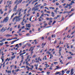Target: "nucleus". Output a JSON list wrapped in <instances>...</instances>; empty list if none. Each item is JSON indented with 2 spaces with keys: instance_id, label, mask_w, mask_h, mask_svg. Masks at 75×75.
Listing matches in <instances>:
<instances>
[{
  "instance_id": "nucleus-64",
  "label": "nucleus",
  "mask_w": 75,
  "mask_h": 75,
  "mask_svg": "<svg viewBox=\"0 0 75 75\" xmlns=\"http://www.w3.org/2000/svg\"><path fill=\"white\" fill-rule=\"evenodd\" d=\"M12 31V28H10V31Z\"/></svg>"
},
{
  "instance_id": "nucleus-59",
  "label": "nucleus",
  "mask_w": 75,
  "mask_h": 75,
  "mask_svg": "<svg viewBox=\"0 0 75 75\" xmlns=\"http://www.w3.org/2000/svg\"><path fill=\"white\" fill-rule=\"evenodd\" d=\"M54 64H58V62H54Z\"/></svg>"
},
{
  "instance_id": "nucleus-30",
  "label": "nucleus",
  "mask_w": 75,
  "mask_h": 75,
  "mask_svg": "<svg viewBox=\"0 0 75 75\" xmlns=\"http://www.w3.org/2000/svg\"><path fill=\"white\" fill-rule=\"evenodd\" d=\"M64 20V16H63L61 21H62L63 20Z\"/></svg>"
},
{
  "instance_id": "nucleus-46",
  "label": "nucleus",
  "mask_w": 75,
  "mask_h": 75,
  "mask_svg": "<svg viewBox=\"0 0 75 75\" xmlns=\"http://www.w3.org/2000/svg\"><path fill=\"white\" fill-rule=\"evenodd\" d=\"M56 42H57V40H55L54 42V44H56Z\"/></svg>"
},
{
  "instance_id": "nucleus-26",
  "label": "nucleus",
  "mask_w": 75,
  "mask_h": 75,
  "mask_svg": "<svg viewBox=\"0 0 75 75\" xmlns=\"http://www.w3.org/2000/svg\"><path fill=\"white\" fill-rule=\"evenodd\" d=\"M59 73H60V72H59L58 71V72H56L55 74H59Z\"/></svg>"
},
{
  "instance_id": "nucleus-45",
  "label": "nucleus",
  "mask_w": 75,
  "mask_h": 75,
  "mask_svg": "<svg viewBox=\"0 0 75 75\" xmlns=\"http://www.w3.org/2000/svg\"><path fill=\"white\" fill-rule=\"evenodd\" d=\"M35 57H36V55H34L33 56V58H35Z\"/></svg>"
},
{
  "instance_id": "nucleus-60",
  "label": "nucleus",
  "mask_w": 75,
  "mask_h": 75,
  "mask_svg": "<svg viewBox=\"0 0 75 75\" xmlns=\"http://www.w3.org/2000/svg\"><path fill=\"white\" fill-rule=\"evenodd\" d=\"M50 38V37L48 38V39L49 40H51V38Z\"/></svg>"
},
{
  "instance_id": "nucleus-50",
  "label": "nucleus",
  "mask_w": 75,
  "mask_h": 75,
  "mask_svg": "<svg viewBox=\"0 0 75 75\" xmlns=\"http://www.w3.org/2000/svg\"><path fill=\"white\" fill-rule=\"evenodd\" d=\"M50 72L49 71H47V74L48 75V74H50Z\"/></svg>"
},
{
  "instance_id": "nucleus-37",
  "label": "nucleus",
  "mask_w": 75,
  "mask_h": 75,
  "mask_svg": "<svg viewBox=\"0 0 75 75\" xmlns=\"http://www.w3.org/2000/svg\"><path fill=\"white\" fill-rule=\"evenodd\" d=\"M31 18H32V17H31L29 18V21H31Z\"/></svg>"
},
{
  "instance_id": "nucleus-16",
  "label": "nucleus",
  "mask_w": 75,
  "mask_h": 75,
  "mask_svg": "<svg viewBox=\"0 0 75 75\" xmlns=\"http://www.w3.org/2000/svg\"><path fill=\"white\" fill-rule=\"evenodd\" d=\"M13 40L12 39H10V38H8L7 39V41H10V40Z\"/></svg>"
},
{
  "instance_id": "nucleus-34",
  "label": "nucleus",
  "mask_w": 75,
  "mask_h": 75,
  "mask_svg": "<svg viewBox=\"0 0 75 75\" xmlns=\"http://www.w3.org/2000/svg\"><path fill=\"white\" fill-rule=\"evenodd\" d=\"M46 19L47 20H50V18L48 17L46 18Z\"/></svg>"
},
{
  "instance_id": "nucleus-40",
  "label": "nucleus",
  "mask_w": 75,
  "mask_h": 75,
  "mask_svg": "<svg viewBox=\"0 0 75 75\" xmlns=\"http://www.w3.org/2000/svg\"><path fill=\"white\" fill-rule=\"evenodd\" d=\"M68 6H65L64 7V8H68Z\"/></svg>"
},
{
  "instance_id": "nucleus-18",
  "label": "nucleus",
  "mask_w": 75,
  "mask_h": 75,
  "mask_svg": "<svg viewBox=\"0 0 75 75\" xmlns=\"http://www.w3.org/2000/svg\"><path fill=\"white\" fill-rule=\"evenodd\" d=\"M18 44H16V45H15V47H17V48H19V47L20 46H18Z\"/></svg>"
},
{
  "instance_id": "nucleus-19",
  "label": "nucleus",
  "mask_w": 75,
  "mask_h": 75,
  "mask_svg": "<svg viewBox=\"0 0 75 75\" xmlns=\"http://www.w3.org/2000/svg\"><path fill=\"white\" fill-rule=\"evenodd\" d=\"M72 57L71 56V57H68V59H72Z\"/></svg>"
},
{
  "instance_id": "nucleus-63",
  "label": "nucleus",
  "mask_w": 75,
  "mask_h": 75,
  "mask_svg": "<svg viewBox=\"0 0 75 75\" xmlns=\"http://www.w3.org/2000/svg\"><path fill=\"white\" fill-rule=\"evenodd\" d=\"M46 13H50V11H46Z\"/></svg>"
},
{
  "instance_id": "nucleus-8",
  "label": "nucleus",
  "mask_w": 75,
  "mask_h": 75,
  "mask_svg": "<svg viewBox=\"0 0 75 75\" xmlns=\"http://www.w3.org/2000/svg\"><path fill=\"white\" fill-rule=\"evenodd\" d=\"M22 10V8H21V9L20 8L19 10V12L18 13V15H20V14H21V11Z\"/></svg>"
},
{
  "instance_id": "nucleus-56",
  "label": "nucleus",
  "mask_w": 75,
  "mask_h": 75,
  "mask_svg": "<svg viewBox=\"0 0 75 75\" xmlns=\"http://www.w3.org/2000/svg\"><path fill=\"white\" fill-rule=\"evenodd\" d=\"M35 1H34L32 3V4H34V3H35Z\"/></svg>"
},
{
  "instance_id": "nucleus-35",
  "label": "nucleus",
  "mask_w": 75,
  "mask_h": 75,
  "mask_svg": "<svg viewBox=\"0 0 75 75\" xmlns=\"http://www.w3.org/2000/svg\"><path fill=\"white\" fill-rule=\"evenodd\" d=\"M71 4H72L73 3V4H74L75 3V2L74 1H71Z\"/></svg>"
},
{
  "instance_id": "nucleus-11",
  "label": "nucleus",
  "mask_w": 75,
  "mask_h": 75,
  "mask_svg": "<svg viewBox=\"0 0 75 75\" xmlns=\"http://www.w3.org/2000/svg\"><path fill=\"white\" fill-rule=\"evenodd\" d=\"M22 1H23V0H20L19 1H18V4H17H17H19V3H21V2Z\"/></svg>"
},
{
  "instance_id": "nucleus-57",
  "label": "nucleus",
  "mask_w": 75,
  "mask_h": 75,
  "mask_svg": "<svg viewBox=\"0 0 75 75\" xmlns=\"http://www.w3.org/2000/svg\"><path fill=\"white\" fill-rule=\"evenodd\" d=\"M26 68H28V69H30V68L28 67V66H26Z\"/></svg>"
},
{
  "instance_id": "nucleus-5",
  "label": "nucleus",
  "mask_w": 75,
  "mask_h": 75,
  "mask_svg": "<svg viewBox=\"0 0 75 75\" xmlns=\"http://www.w3.org/2000/svg\"><path fill=\"white\" fill-rule=\"evenodd\" d=\"M6 37H12V35H11L9 34H8L5 35Z\"/></svg>"
},
{
  "instance_id": "nucleus-62",
  "label": "nucleus",
  "mask_w": 75,
  "mask_h": 75,
  "mask_svg": "<svg viewBox=\"0 0 75 75\" xmlns=\"http://www.w3.org/2000/svg\"><path fill=\"white\" fill-rule=\"evenodd\" d=\"M38 5H37L35 7L36 8H37V7H38Z\"/></svg>"
},
{
  "instance_id": "nucleus-33",
  "label": "nucleus",
  "mask_w": 75,
  "mask_h": 75,
  "mask_svg": "<svg viewBox=\"0 0 75 75\" xmlns=\"http://www.w3.org/2000/svg\"><path fill=\"white\" fill-rule=\"evenodd\" d=\"M56 22V21H54L53 22V23L52 24V25H54L55 23V22Z\"/></svg>"
},
{
  "instance_id": "nucleus-41",
  "label": "nucleus",
  "mask_w": 75,
  "mask_h": 75,
  "mask_svg": "<svg viewBox=\"0 0 75 75\" xmlns=\"http://www.w3.org/2000/svg\"><path fill=\"white\" fill-rule=\"evenodd\" d=\"M14 13H13V15L11 16V18H12L13 17V16H14Z\"/></svg>"
},
{
  "instance_id": "nucleus-14",
  "label": "nucleus",
  "mask_w": 75,
  "mask_h": 75,
  "mask_svg": "<svg viewBox=\"0 0 75 75\" xmlns=\"http://www.w3.org/2000/svg\"><path fill=\"white\" fill-rule=\"evenodd\" d=\"M11 59L10 58H9V59L8 58H7L6 60V61H10Z\"/></svg>"
},
{
  "instance_id": "nucleus-24",
  "label": "nucleus",
  "mask_w": 75,
  "mask_h": 75,
  "mask_svg": "<svg viewBox=\"0 0 75 75\" xmlns=\"http://www.w3.org/2000/svg\"><path fill=\"white\" fill-rule=\"evenodd\" d=\"M73 71H74V69H72L71 70V73H72V72H73Z\"/></svg>"
},
{
  "instance_id": "nucleus-7",
  "label": "nucleus",
  "mask_w": 75,
  "mask_h": 75,
  "mask_svg": "<svg viewBox=\"0 0 75 75\" xmlns=\"http://www.w3.org/2000/svg\"><path fill=\"white\" fill-rule=\"evenodd\" d=\"M15 57H16L15 55H14L13 56L11 57V60H13V59H14V58H15Z\"/></svg>"
},
{
  "instance_id": "nucleus-22",
  "label": "nucleus",
  "mask_w": 75,
  "mask_h": 75,
  "mask_svg": "<svg viewBox=\"0 0 75 75\" xmlns=\"http://www.w3.org/2000/svg\"><path fill=\"white\" fill-rule=\"evenodd\" d=\"M18 71H19V69H18L16 70H15V72H18Z\"/></svg>"
},
{
  "instance_id": "nucleus-32",
  "label": "nucleus",
  "mask_w": 75,
  "mask_h": 75,
  "mask_svg": "<svg viewBox=\"0 0 75 75\" xmlns=\"http://www.w3.org/2000/svg\"><path fill=\"white\" fill-rule=\"evenodd\" d=\"M22 14H21V15H19V16H18V17H21V16H22Z\"/></svg>"
},
{
  "instance_id": "nucleus-44",
  "label": "nucleus",
  "mask_w": 75,
  "mask_h": 75,
  "mask_svg": "<svg viewBox=\"0 0 75 75\" xmlns=\"http://www.w3.org/2000/svg\"><path fill=\"white\" fill-rule=\"evenodd\" d=\"M57 17H61V15H57Z\"/></svg>"
},
{
  "instance_id": "nucleus-42",
  "label": "nucleus",
  "mask_w": 75,
  "mask_h": 75,
  "mask_svg": "<svg viewBox=\"0 0 75 75\" xmlns=\"http://www.w3.org/2000/svg\"><path fill=\"white\" fill-rule=\"evenodd\" d=\"M14 41H12V42L11 43V44H14Z\"/></svg>"
},
{
  "instance_id": "nucleus-10",
  "label": "nucleus",
  "mask_w": 75,
  "mask_h": 75,
  "mask_svg": "<svg viewBox=\"0 0 75 75\" xmlns=\"http://www.w3.org/2000/svg\"><path fill=\"white\" fill-rule=\"evenodd\" d=\"M17 18V16H15L14 18L12 20V21L14 22L15 20H16Z\"/></svg>"
},
{
  "instance_id": "nucleus-52",
  "label": "nucleus",
  "mask_w": 75,
  "mask_h": 75,
  "mask_svg": "<svg viewBox=\"0 0 75 75\" xmlns=\"http://www.w3.org/2000/svg\"><path fill=\"white\" fill-rule=\"evenodd\" d=\"M20 25H18V28H20Z\"/></svg>"
},
{
  "instance_id": "nucleus-21",
  "label": "nucleus",
  "mask_w": 75,
  "mask_h": 75,
  "mask_svg": "<svg viewBox=\"0 0 75 75\" xmlns=\"http://www.w3.org/2000/svg\"><path fill=\"white\" fill-rule=\"evenodd\" d=\"M18 13H20V8L18 9L16 12V13H17V14H18Z\"/></svg>"
},
{
  "instance_id": "nucleus-39",
  "label": "nucleus",
  "mask_w": 75,
  "mask_h": 75,
  "mask_svg": "<svg viewBox=\"0 0 75 75\" xmlns=\"http://www.w3.org/2000/svg\"><path fill=\"white\" fill-rule=\"evenodd\" d=\"M12 40H15V39H17V37H16L15 38H13V39H12Z\"/></svg>"
},
{
  "instance_id": "nucleus-61",
  "label": "nucleus",
  "mask_w": 75,
  "mask_h": 75,
  "mask_svg": "<svg viewBox=\"0 0 75 75\" xmlns=\"http://www.w3.org/2000/svg\"><path fill=\"white\" fill-rule=\"evenodd\" d=\"M29 35H30V34L29 33H28L26 34V35H27V36H28Z\"/></svg>"
},
{
  "instance_id": "nucleus-17",
  "label": "nucleus",
  "mask_w": 75,
  "mask_h": 75,
  "mask_svg": "<svg viewBox=\"0 0 75 75\" xmlns=\"http://www.w3.org/2000/svg\"><path fill=\"white\" fill-rule=\"evenodd\" d=\"M7 72L8 74H10L11 72V70L8 71Z\"/></svg>"
},
{
  "instance_id": "nucleus-53",
  "label": "nucleus",
  "mask_w": 75,
  "mask_h": 75,
  "mask_svg": "<svg viewBox=\"0 0 75 75\" xmlns=\"http://www.w3.org/2000/svg\"><path fill=\"white\" fill-rule=\"evenodd\" d=\"M25 28V26H23L22 28H21V29H23L24 28Z\"/></svg>"
},
{
  "instance_id": "nucleus-48",
  "label": "nucleus",
  "mask_w": 75,
  "mask_h": 75,
  "mask_svg": "<svg viewBox=\"0 0 75 75\" xmlns=\"http://www.w3.org/2000/svg\"><path fill=\"white\" fill-rule=\"evenodd\" d=\"M38 4V2H37L36 4H35L34 6H36V5H37V4Z\"/></svg>"
},
{
  "instance_id": "nucleus-54",
  "label": "nucleus",
  "mask_w": 75,
  "mask_h": 75,
  "mask_svg": "<svg viewBox=\"0 0 75 75\" xmlns=\"http://www.w3.org/2000/svg\"><path fill=\"white\" fill-rule=\"evenodd\" d=\"M11 10H12L11 9H10L9 11V13H10V12L11 11Z\"/></svg>"
},
{
  "instance_id": "nucleus-15",
  "label": "nucleus",
  "mask_w": 75,
  "mask_h": 75,
  "mask_svg": "<svg viewBox=\"0 0 75 75\" xmlns=\"http://www.w3.org/2000/svg\"><path fill=\"white\" fill-rule=\"evenodd\" d=\"M60 63H61V64H64V63L62 62V60L61 59L60 60Z\"/></svg>"
},
{
  "instance_id": "nucleus-2",
  "label": "nucleus",
  "mask_w": 75,
  "mask_h": 75,
  "mask_svg": "<svg viewBox=\"0 0 75 75\" xmlns=\"http://www.w3.org/2000/svg\"><path fill=\"white\" fill-rule=\"evenodd\" d=\"M20 20H21V18H19V17H18V16H16V19L15 20L16 22H19Z\"/></svg>"
},
{
  "instance_id": "nucleus-31",
  "label": "nucleus",
  "mask_w": 75,
  "mask_h": 75,
  "mask_svg": "<svg viewBox=\"0 0 75 75\" xmlns=\"http://www.w3.org/2000/svg\"><path fill=\"white\" fill-rule=\"evenodd\" d=\"M56 69H59V67L58 66H57L56 67Z\"/></svg>"
},
{
  "instance_id": "nucleus-1",
  "label": "nucleus",
  "mask_w": 75,
  "mask_h": 75,
  "mask_svg": "<svg viewBox=\"0 0 75 75\" xmlns=\"http://www.w3.org/2000/svg\"><path fill=\"white\" fill-rule=\"evenodd\" d=\"M8 19H9V18H8V17H7L6 18H5L3 21V22H5V23H7V22L8 21Z\"/></svg>"
},
{
  "instance_id": "nucleus-28",
  "label": "nucleus",
  "mask_w": 75,
  "mask_h": 75,
  "mask_svg": "<svg viewBox=\"0 0 75 75\" xmlns=\"http://www.w3.org/2000/svg\"><path fill=\"white\" fill-rule=\"evenodd\" d=\"M3 44H4V43H0V45L1 46H2V45H3Z\"/></svg>"
},
{
  "instance_id": "nucleus-51",
  "label": "nucleus",
  "mask_w": 75,
  "mask_h": 75,
  "mask_svg": "<svg viewBox=\"0 0 75 75\" xmlns=\"http://www.w3.org/2000/svg\"><path fill=\"white\" fill-rule=\"evenodd\" d=\"M47 6V4H46V3H45V4H44V6Z\"/></svg>"
},
{
  "instance_id": "nucleus-29",
  "label": "nucleus",
  "mask_w": 75,
  "mask_h": 75,
  "mask_svg": "<svg viewBox=\"0 0 75 75\" xmlns=\"http://www.w3.org/2000/svg\"><path fill=\"white\" fill-rule=\"evenodd\" d=\"M62 74H64L65 73V72H64V70H62Z\"/></svg>"
},
{
  "instance_id": "nucleus-49",
  "label": "nucleus",
  "mask_w": 75,
  "mask_h": 75,
  "mask_svg": "<svg viewBox=\"0 0 75 75\" xmlns=\"http://www.w3.org/2000/svg\"><path fill=\"white\" fill-rule=\"evenodd\" d=\"M44 7L43 6H41L40 7V8H43V7Z\"/></svg>"
},
{
  "instance_id": "nucleus-13",
  "label": "nucleus",
  "mask_w": 75,
  "mask_h": 75,
  "mask_svg": "<svg viewBox=\"0 0 75 75\" xmlns=\"http://www.w3.org/2000/svg\"><path fill=\"white\" fill-rule=\"evenodd\" d=\"M36 8L35 7H34V8H33L32 9V11H33V10H34V11H35V10H36Z\"/></svg>"
},
{
  "instance_id": "nucleus-4",
  "label": "nucleus",
  "mask_w": 75,
  "mask_h": 75,
  "mask_svg": "<svg viewBox=\"0 0 75 75\" xmlns=\"http://www.w3.org/2000/svg\"><path fill=\"white\" fill-rule=\"evenodd\" d=\"M31 24H26V27H28V28H30L31 27Z\"/></svg>"
},
{
  "instance_id": "nucleus-47",
  "label": "nucleus",
  "mask_w": 75,
  "mask_h": 75,
  "mask_svg": "<svg viewBox=\"0 0 75 75\" xmlns=\"http://www.w3.org/2000/svg\"><path fill=\"white\" fill-rule=\"evenodd\" d=\"M45 60H46V59H47V57H46V56H45Z\"/></svg>"
},
{
  "instance_id": "nucleus-6",
  "label": "nucleus",
  "mask_w": 75,
  "mask_h": 75,
  "mask_svg": "<svg viewBox=\"0 0 75 75\" xmlns=\"http://www.w3.org/2000/svg\"><path fill=\"white\" fill-rule=\"evenodd\" d=\"M17 5L15 6V7H14V9H13V11H17Z\"/></svg>"
},
{
  "instance_id": "nucleus-25",
  "label": "nucleus",
  "mask_w": 75,
  "mask_h": 75,
  "mask_svg": "<svg viewBox=\"0 0 75 75\" xmlns=\"http://www.w3.org/2000/svg\"><path fill=\"white\" fill-rule=\"evenodd\" d=\"M66 6H68V7H71V5H70L69 4H67V5H66Z\"/></svg>"
},
{
  "instance_id": "nucleus-55",
  "label": "nucleus",
  "mask_w": 75,
  "mask_h": 75,
  "mask_svg": "<svg viewBox=\"0 0 75 75\" xmlns=\"http://www.w3.org/2000/svg\"><path fill=\"white\" fill-rule=\"evenodd\" d=\"M52 20H50L49 21V23H52Z\"/></svg>"
},
{
  "instance_id": "nucleus-36",
  "label": "nucleus",
  "mask_w": 75,
  "mask_h": 75,
  "mask_svg": "<svg viewBox=\"0 0 75 75\" xmlns=\"http://www.w3.org/2000/svg\"><path fill=\"white\" fill-rule=\"evenodd\" d=\"M38 9H39V8H36V10H35V11H38Z\"/></svg>"
},
{
  "instance_id": "nucleus-12",
  "label": "nucleus",
  "mask_w": 75,
  "mask_h": 75,
  "mask_svg": "<svg viewBox=\"0 0 75 75\" xmlns=\"http://www.w3.org/2000/svg\"><path fill=\"white\" fill-rule=\"evenodd\" d=\"M69 72H70V70L67 71L66 72V74H69Z\"/></svg>"
},
{
  "instance_id": "nucleus-58",
  "label": "nucleus",
  "mask_w": 75,
  "mask_h": 75,
  "mask_svg": "<svg viewBox=\"0 0 75 75\" xmlns=\"http://www.w3.org/2000/svg\"><path fill=\"white\" fill-rule=\"evenodd\" d=\"M56 6H58V5H59V3H57L56 4Z\"/></svg>"
},
{
  "instance_id": "nucleus-43",
  "label": "nucleus",
  "mask_w": 75,
  "mask_h": 75,
  "mask_svg": "<svg viewBox=\"0 0 75 75\" xmlns=\"http://www.w3.org/2000/svg\"><path fill=\"white\" fill-rule=\"evenodd\" d=\"M40 69V70L41 71H42V68H41V69L39 68V69Z\"/></svg>"
},
{
  "instance_id": "nucleus-38",
  "label": "nucleus",
  "mask_w": 75,
  "mask_h": 75,
  "mask_svg": "<svg viewBox=\"0 0 75 75\" xmlns=\"http://www.w3.org/2000/svg\"><path fill=\"white\" fill-rule=\"evenodd\" d=\"M31 8H30L29 10L28 11V13H29L30 12V11H31Z\"/></svg>"
},
{
  "instance_id": "nucleus-23",
  "label": "nucleus",
  "mask_w": 75,
  "mask_h": 75,
  "mask_svg": "<svg viewBox=\"0 0 75 75\" xmlns=\"http://www.w3.org/2000/svg\"><path fill=\"white\" fill-rule=\"evenodd\" d=\"M25 30H30V28H25Z\"/></svg>"
},
{
  "instance_id": "nucleus-3",
  "label": "nucleus",
  "mask_w": 75,
  "mask_h": 75,
  "mask_svg": "<svg viewBox=\"0 0 75 75\" xmlns=\"http://www.w3.org/2000/svg\"><path fill=\"white\" fill-rule=\"evenodd\" d=\"M6 30V29L5 28H4L3 27L0 30V32H2V33H3V32H4Z\"/></svg>"
},
{
  "instance_id": "nucleus-20",
  "label": "nucleus",
  "mask_w": 75,
  "mask_h": 75,
  "mask_svg": "<svg viewBox=\"0 0 75 75\" xmlns=\"http://www.w3.org/2000/svg\"><path fill=\"white\" fill-rule=\"evenodd\" d=\"M6 39L7 38H5L2 40L3 41H6Z\"/></svg>"
},
{
  "instance_id": "nucleus-9",
  "label": "nucleus",
  "mask_w": 75,
  "mask_h": 75,
  "mask_svg": "<svg viewBox=\"0 0 75 75\" xmlns=\"http://www.w3.org/2000/svg\"><path fill=\"white\" fill-rule=\"evenodd\" d=\"M12 1H7V3H8L7 4V5L8 4V3H9V4H11V3H12Z\"/></svg>"
},
{
  "instance_id": "nucleus-27",
  "label": "nucleus",
  "mask_w": 75,
  "mask_h": 75,
  "mask_svg": "<svg viewBox=\"0 0 75 75\" xmlns=\"http://www.w3.org/2000/svg\"><path fill=\"white\" fill-rule=\"evenodd\" d=\"M21 24L22 25H24V23L23 22H21Z\"/></svg>"
}]
</instances>
